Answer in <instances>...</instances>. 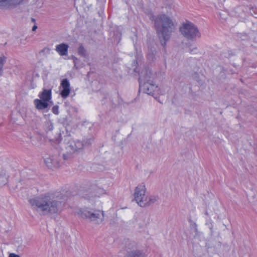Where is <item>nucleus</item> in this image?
<instances>
[{"mask_svg": "<svg viewBox=\"0 0 257 257\" xmlns=\"http://www.w3.org/2000/svg\"><path fill=\"white\" fill-rule=\"evenodd\" d=\"M62 196L56 193H47L29 200L32 207L43 214L60 213L64 206Z\"/></svg>", "mask_w": 257, "mask_h": 257, "instance_id": "1", "label": "nucleus"}, {"mask_svg": "<svg viewBox=\"0 0 257 257\" xmlns=\"http://www.w3.org/2000/svg\"><path fill=\"white\" fill-rule=\"evenodd\" d=\"M155 25L160 38H162L164 41L168 40L174 29L170 18L165 15H161L155 20Z\"/></svg>", "mask_w": 257, "mask_h": 257, "instance_id": "2", "label": "nucleus"}, {"mask_svg": "<svg viewBox=\"0 0 257 257\" xmlns=\"http://www.w3.org/2000/svg\"><path fill=\"white\" fill-rule=\"evenodd\" d=\"M78 214L82 218L95 224H100L104 220V212L101 210L86 207L80 209Z\"/></svg>", "mask_w": 257, "mask_h": 257, "instance_id": "3", "label": "nucleus"}, {"mask_svg": "<svg viewBox=\"0 0 257 257\" xmlns=\"http://www.w3.org/2000/svg\"><path fill=\"white\" fill-rule=\"evenodd\" d=\"M90 143V140H89L88 143H85L79 140L69 141L66 144L65 147L66 152L63 155L64 160H67L70 158L72 155L82 150L85 146L87 144L89 145Z\"/></svg>", "mask_w": 257, "mask_h": 257, "instance_id": "4", "label": "nucleus"}, {"mask_svg": "<svg viewBox=\"0 0 257 257\" xmlns=\"http://www.w3.org/2000/svg\"><path fill=\"white\" fill-rule=\"evenodd\" d=\"M180 32L185 38L191 40L201 37L197 28L191 23L184 24L180 28Z\"/></svg>", "mask_w": 257, "mask_h": 257, "instance_id": "5", "label": "nucleus"}, {"mask_svg": "<svg viewBox=\"0 0 257 257\" xmlns=\"http://www.w3.org/2000/svg\"><path fill=\"white\" fill-rule=\"evenodd\" d=\"M146 187L144 183L139 184L135 189L134 197L136 201L139 205L141 206L145 199L147 195L146 194Z\"/></svg>", "mask_w": 257, "mask_h": 257, "instance_id": "6", "label": "nucleus"}, {"mask_svg": "<svg viewBox=\"0 0 257 257\" xmlns=\"http://www.w3.org/2000/svg\"><path fill=\"white\" fill-rule=\"evenodd\" d=\"M152 82H146L142 83L140 87L143 91L148 94L154 95L156 94H163L161 89L158 86L155 85L152 83Z\"/></svg>", "mask_w": 257, "mask_h": 257, "instance_id": "7", "label": "nucleus"}, {"mask_svg": "<svg viewBox=\"0 0 257 257\" xmlns=\"http://www.w3.org/2000/svg\"><path fill=\"white\" fill-rule=\"evenodd\" d=\"M46 165L50 168L58 167L60 166L61 157L58 155H47L44 157Z\"/></svg>", "mask_w": 257, "mask_h": 257, "instance_id": "8", "label": "nucleus"}, {"mask_svg": "<svg viewBox=\"0 0 257 257\" xmlns=\"http://www.w3.org/2000/svg\"><path fill=\"white\" fill-rule=\"evenodd\" d=\"M153 75L152 71L149 69L143 70L139 78L140 86H142V83H146V82H152L151 78L153 77Z\"/></svg>", "mask_w": 257, "mask_h": 257, "instance_id": "9", "label": "nucleus"}, {"mask_svg": "<svg viewBox=\"0 0 257 257\" xmlns=\"http://www.w3.org/2000/svg\"><path fill=\"white\" fill-rule=\"evenodd\" d=\"M69 46L65 43H61L55 46V51L61 56L68 55Z\"/></svg>", "mask_w": 257, "mask_h": 257, "instance_id": "10", "label": "nucleus"}, {"mask_svg": "<svg viewBox=\"0 0 257 257\" xmlns=\"http://www.w3.org/2000/svg\"><path fill=\"white\" fill-rule=\"evenodd\" d=\"M61 85L63 88L61 92V95L62 97L66 98L70 93V83L67 79H64L62 81Z\"/></svg>", "mask_w": 257, "mask_h": 257, "instance_id": "11", "label": "nucleus"}, {"mask_svg": "<svg viewBox=\"0 0 257 257\" xmlns=\"http://www.w3.org/2000/svg\"><path fill=\"white\" fill-rule=\"evenodd\" d=\"M40 99L49 103L52 98L51 89H43V91L39 94Z\"/></svg>", "mask_w": 257, "mask_h": 257, "instance_id": "12", "label": "nucleus"}, {"mask_svg": "<svg viewBox=\"0 0 257 257\" xmlns=\"http://www.w3.org/2000/svg\"><path fill=\"white\" fill-rule=\"evenodd\" d=\"M35 107L38 110H43L48 107V102L41 99H36L34 101Z\"/></svg>", "mask_w": 257, "mask_h": 257, "instance_id": "13", "label": "nucleus"}, {"mask_svg": "<svg viewBox=\"0 0 257 257\" xmlns=\"http://www.w3.org/2000/svg\"><path fill=\"white\" fill-rule=\"evenodd\" d=\"M124 257H146L143 251L139 249H134L127 251Z\"/></svg>", "mask_w": 257, "mask_h": 257, "instance_id": "14", "label": "nucleus"}, {"mask_svg": "<svg viewBox=\"0 0 257 257\" xmlns=\"http://www.w3.org/2000/svg\"><path fill=\"white\" fill-rule=\"evenodd\" d=\"M23 0H3V7H15L20 5Z\"/></svg>", "mask_w": 257, "mask_h": 257, "instance_id": "15", "label": "nucleus"}, {"mask_svg": "<svg viewBox=\"0 0 257 257\" xmlns=\"http://www.w3.org/2000/svg\"><path fill=\"white\" fill-rule=\"evenodd\" d=\"M158 199V198L154 195L147 196L146 199L145 200L141 207H146L149 206L155 202Z\"/></svg>", "mask_w": 257, "mask_h": 257, "instance_id": "16", "label": "nucleus"}, {"mask_svg": "<svg viewBox=\"0 0 257 257\" xmlns=\"http://www.w3.org/2000/svg\"><path fill=\"white\" fill-rule=\"evenodd\" d=\"M7 58L5 56L0 57V76H1L3 72V67L6 62Z\"/></svg>", "mask_w": 257, "mask_h": 257, "instance_id": "17", "label": "nucleus"}, {"mask_svg": "<svg viewBox=\"0 0 257 257\" xmlns=\"http://www.w3.org/2000/svg\"><path fill=\"white\" fill-rule=\"evenodd\" d=\"M78 53L82 57H86L87 56L86 51L82 45H80L78 49Z\"/></svg>", "mask_w": 257, "mask_h": 257, "instance_id": "18", "label": "nucleus"}, {"mask_svg": "<svg viewBox=\"0 0 257 257\" xmlns=\"http://www.w3.org/2000/svg\"><path fill=\"white\" fill-rule=\"evenodd\" d=\"M141 219L143 221V223L139 222L141 227L146 226L149 223V219L146 216H142Z\"/></svg>", "mask_w": 257, "mask_h": 257, "instance_id": "19", "label": "nucleus"}, {"mask_svg": "<svg viewBox=\"0 0 257 257\" xmlns=\"http://www.w3.org/2000/svg\"><path fill=\"white\" fill-rule=\"evenodd\" d=\"M155 57L154 51H153L148 54V58L150 61H153Z\"/></svg>", "mask_w": 257, "mask_h": 257, "instance_id": "20", "label": "nucleus"}, {"mask_svg": "<svg viewBox=\"0 0 257 257\" xmlns=\"http://www.w3.org/2000/svg\"><path fill=\"white\" fill-rule=\"evenodd\" d=\"M53 112L56 114H58L59 113V110H58V106H54L52 109Z\"/></svg>", "mask_w": 257, "mask_h": 257, "instance_id": "21", "label": "nucleus"}, {"mask_svg": "<svg viewBox=\"0 0 257 257\" xmlns=\"http://www.w3.org/2000/svg\"><path fill=\"white\" fill-rule=\"evenodd\" d=\"M98 197H99L100 195H101L104 194L106 193V191L102 189H99L98 190Z\"/></svg>", "mask_w": 257, "mask_h": 257, "instance_id": "22", "label": "nucleus"}, {"mask_svg": "<svg viewBox=\"0 0 257 257\" xmlns=\"http://www.w3.org/2000/svg\"><path fill=\"white\" fill-rule=\"evenodd\" d=\"M50 52V49L48 47L44 48L41 51V53H46L49 54Z\"/></svg>", "mask_w": 257, "mask_h": 257, "instance_id": "23", "label": "nucleus"}, {"mask_svg": "<svg viewBox=\"0 0 257 257\" xmlns=\"http://www.w3.org/2000/svg\"><path fill=\"white\" fill-rule=\"evenodd\" d=\"M8 257H20V256L19 255H18V254H16L14 253H11L9 255Z\"/></svg>", "mask_w": 257, "mask_h": 257, "instance_id": "24", "label": "nucleus"}, {"mask_svg": "<svg viewBox=\"0 0 257 257\" xmlns=\"http://www.w3.org/2000/svg\"><path fill=\"white\" fill-rule=\"evenodd\" d=\"M197 48L196 47H194L192 49H189V51L191 52V53H194V51L195 50H196Z\"/></svg>", "mask_w": 257, "mask_h": 257, "instance_id": "25", "label": "nucleus"}, {"mask_svg": "<svg viewBox=\"0 0 257 257\" xmlns=\"http://www.w3.org/2000/svg\"><path fill=\"white\" fill-rule=\"evenodd\" d=\"M77 61H78V59H77V58H75H75L73 59V62H74V65H75V66H76V63H77Z\"/></svg>", "mask_w": 257, "mask_h": 257, "instance_id": "26", "label": "nucleus"}, {"mask_svg": "<svg viewBox=\"0 0 257 257\" xmlns=\"http://www.w3.org/2000/svg\"><path fill=\"white\" fill-rule=\"evenodd\" d=\"M37 29V26L36 25H34L32 28V31H35Z\"/></svg>", "mask_w": 257, "mask_h": 257, "instance_id": "27", "label": "nucleus"}, {"mask_svg": "<svg viewBox=\"0 0 257 257\" xmlns=\"http://www.w3.org/2000/svg\"><path fill=\"white\" fill-rule=\"evenodd\" d=\"M0 6H3V0H0Z\"/></svg>", "mask_w": 257, "mask_h": 257, "instance_id": "28", "label": "nucleus"}, {"mask_svg": "<svg viewBox=\"0 0 257 257\" xmlns=\"http://www.w3.org/2000/svg\"><path fill=\"white\" fill-rule=\"evenodd\" d=\"M50 126H51V127H50L49 130H53V126H52V124H50Z\"/></svg>", "mask_w": 257, "mask_h": 257, "instance_id": "29", "label": "nucleus"}, {"mask_svg": "<svg viewBox=\"0 0 257 257\" xmlns=\"http://www.w3.org/2000/svg\"><path fill=\"white\" fill-rule=\"evenodd\" d=\"M165 42H164V43H163V42L162 41V45H165Z\"/></svg>", "mask_w": 257, "mask_h": 257, "instance_id": "30", "label": "nucleus"}, {"mask_svg": "<svg viewBox=\"0 0 257 257\" xmlns=\"http://www.w3.org/2000/svg\"><path fill=\"white\" fill-rule=\"evenodd\" d=\"M212 225H211V226L210 227V229H212Z\"/></svg>", "mask_w": 257, "mask_h": 257, "instance_id": "31", "label": "nucleus"}, {"mask_svg": "<svg viewBox=\"0 0 257 257\" xmlns=\"http://www.w3.org/2000/svg\"><path fill=\"white\" fill-rule=\"evenodd\" d=\"M32 21H33V22H34V21H35V20H34V19H32Z\"/></svg>", "mask_w": 257, "mask_h": 257, "instance_id": "32", "label": "nucleus"}]
</instances>
